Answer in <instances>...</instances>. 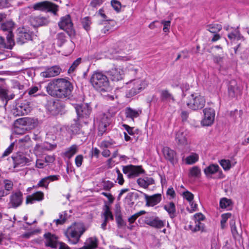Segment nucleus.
Here are the masks:
<instances>
[{"label": "nucleus", "mask_w": 249, "mask_h": 249, "mask_svg": "<svg viewBox=\"0 0 249 249\" xmlns=\"http://www.w3.org/2000/svg\"><path fill=\"white\" fill-rule=\"evenodd\" d=\"M47 93L53 97L70 99L73 89L72 84L65 78L53 79L46 86Z\"/></svg>", "instance_id": "obj_1"}, {"label": "nucleus", "mask_w": 249, "mask_h": 249, "mask_svg": "<svg viewBox=\"0 0 249 249\" xmlns=\"http://www.w3.org/2000/svg\"><path fill=\"white\" fill-rule=\"evenodd\" d=\"M86 230L83 223L74 222L67 228L64 233L69 242L74 245L79 242L81 235Z\"/></svg>", "instance_id": "obj_2"}, {"label": "nucleus", "mask_w": 249, "mask_h": 249, "mask_svg": "<svg viewBox=\"0 0 249 249\" xmlns=\"http://www.w3.org/2000/svg\"><path fill=\"white\" fill-rule=\"evenodd\" d=\"M90 82L92 86L100 92L110 89L109 82L107 75L100 72H95L92 75Z\"/></svg>", "instance_id": "obj_3"}, {"label": "nucleus", "mask_w": 249, "mask_h": 249, "mask_svg": "<svg viewBox=\"0 0 249 249\" xmlns=\"http://www.w3.org/2000/svg\"><path fill=\"white\" fill-rule=\"evenodd\" d=\"M205 102L204 96L197 93H194L188 97L186 105L189 108L196 110L202 108L205 106Z\"/></svg>", "instance_id": "obj_4"}, {"label": "nucleus", "mask_w": 249, "mask_h": 249, "mask_svg": "<svg viewBox=\"0 0 249 249\" xmlns=\"http://www.w3.org/2000/svg\"><path fill=\"white\" fill-rule=\"evenodd\" d=\"M33 8L36 10L52 12L54 14H56L58 10V6L57 5L47 1L35 3L33 6Z\"/></svg>", "instance_id": "obj_5"}, {"label": "nucleus", "mask_w": 249, "mask_h": 249, "mask_svg": "<svg viewBox=\"0 0 249 249\" xmlns=\"http://www.w3.org/2000/svg\"><path fill=\"white\" fill-rule=\"evenodd\" d=\"M128 84L129 87L131 88L128 93L129 96L135 95L145 87V83L139 79L132 80Z\"/></svg>", "instance_id": "obj_6"}, {"label": "nucleus", "mask_w": 249, "mask_h": 249, "mask_svg": "<svg viewBox=\"0 0 249 249\" xmlns=\"http://www.w3.org/2000/svg\"><path fill=\"white\" fill-rule=\"evenodd\" d=\"M17 127L24 126L25 132L35 127L36 123L34 119L29 117L21 118L16 120L15 122Z\"/></svg>", "instance_id": "obj_7"}, {"label": "nucleus", "mask_w": 249, "mask_h": 249, "mask_svg": "<svg viewBox=\"0 0 249 249\" xmlns=\"http://www.w3.org/2000/svg\"><path fill=\"white\" fill-rule=\"evenodd\" d=\"M98 120V135L102 136L107 130V127L110 123V118L105 114L100 115Z\"/></svg>", "instance_id": "obj_8"}, {"label": "nucleus", "mask_w": 249, "mask_h": 249, "mask_svg": "<svg viewBox=\"0 0 249 249\" xmlns=\"http://www.w3.org/2000/svg\"><path fill=\"white\" fill-rule=\"evenodd\" d=\"M204 118L201 121L203 126H209L213 123L215 117L214 110L212 108H205L203 110Z\"/></svg>", "instance_id": "obj_9"}, {"label": "nucleus", "mask_w": 249, "mask_h": 249, "mask_svg": "<svg viewBox=\"0 0 249 249\" xmlns=\"http://www.w3.org/2000/svg\"><path fill=\"white\" fill-rule=\"evenodd\" d=\"M59 27L67 32L69 34L73 32V24L71 22L70 15H67L62 18L58 23Z\"/></svg>", "instance_id": "obj_10"}, {"label": "nucleus", "mask_w": 249, "mask_h": 249, "mask_svg": "<svg viewBox=\"0 0 249 249\" xmlns=\"http://www.w3.org/2000/svg\"><path fill=\"white\" fill-rule=\"evenodd\" d=\"M164 158L172 164L178 162L176 151L167 146L164 147L162 150Z\"/></svg>", "instance_id": "obj_11"}, {"label": "nucleus", "mask_w": 249, "mask_h": 249, "mask_svg": "<svg viewBox=\"0 0 249 249\" xmlns=\"http://www.w3.org/2000/svg\"><path fill=\"white\" fill-rule=\"evenodd\" d=\"M144 222L148 225L158 229H160L164 226L165 222L160 220L158 217L146 216Z\"/></svg>", "instance_id": "obj_12"}, {"label": "nucleus", "mask_w": 249, "mask_h": 249, "mask_svg": "<svg viewBox=\"0 0 249 249\" xmlns=\"http://www.w3.org/2000/svg\"><path fill=\"white\" fill-rule=\"evenodd\" d=\"M241 93V89L238 86L235 80H231L228 87V94L230 97L233 98Z\"/></svg>", "instance_id": "obj_13"}, {"label": "nucleus", "mask_w": 249, "mask_h": 249, "mask_svg": "<svg viewBox=\"0 0 249 249\" xmlns=\"http://www.w3.org/2000/svg\"><path fill=\"white\" fill-rule=\"evenodd\" d=\"M30 111L29 104L26 103H20L16 105L13 110V114L15 116H22L27 114Z\"/></svg>", "instance_id": "obj_14"}, {"label": "nucleus", "mask_w": 249, "mask_h": 249, "mask_svg": "<svg viewBox=\"0 0 249 249\" xmlns=\"http://www.w3.org/2000/svg\"><path fill=\"white\" fill-rule=\"evenodd\" d=\"M75 109L77 116L79 118H87L91 112V108L88 104L77 105Z\"/></svg>", "instance_id": "obj_15"}, {"label": "nucleus", "mask_w": 249, "mask_h": 249, "mask_svg": "<svg viewBox=\"0 0 249 249\" xmlns=\"http://www.w3.org/2000/svg\"><path fill=\"white\" fill-rule=\"evenodd\" d=\"M45 238V245L46 247H50L52 249H56L57 247L58 237L53 234L48 232L44 234Z\"/></svg>", "instance_id": "obj_16"}, {"label": "nucleus", "mask_w": 249, "mask_h": 249, "mask_svg": "<svg viewBox=\"0 0 249 249\" xmlns=\"http://www.w3.org/2000/svg\"><path fill=\"white\" fill-rule=\"evenodd\" d=\"M61 72V69L57 66H54L47 69L40 75L44 78H51L58 75Z\"/></svg>", "instance_id": "obj_17"}, {"label": "nucleus", "mask_w": 249, "mask_h": 249, "mask_svg": "<svg viewBox=\"0 0 249 249\" xmlns=\"http://www.w3.org/2000/svg\"><path fill=\"white\" fill-rule=\"evenodd\" d=\"M29 21L31 24L34 27L44 26L48 24L49 22L47 18L41 16H31Z\"/></svg>", "instance_id": "obj_18"}, {"label": "nucleus", "mask_w": 249, "mask_h": 249, "mask_svg": "<svg viewBox=\"0 0 249 249\" xmlns=\"http://www.w3.org/2000/svg\"><path fill=\"white\" fill-rule=\"evenodd\" d=\"M145 199L146 200V206H154L160 202L161 199L160 194H155L152 196H148L147 195H144Z\"/></svg>", "instance_id": "obj_19"}, {"label": "nucleus", "mask_w": 249, "mask_h": 249, "mask_svg": "<svg viewBox=\"0 0 249 249\" xmlns=\"http://www.w3.org/2000/svg\"><path fill=\"white\" fill-rule=\"evenodd\" d=\"M107 73L112 81H118L123 78V71L120 68H112L107 71Z\"/></svg>", "instance_id": "obj_20"}, {"label": "nucleus", "mask_w": 249, "mask_h": 249, "mask_svg": "<svg viewBox=\"0 0 249 249\" xmlns=\"http://www.w3.org/2000/svg\"><path fill=\"white\" fill-rule=\"evenodd\" d=\"M32 39L31 34L24 31H19L17 34V42L19 44H22L27 40Z\"/></svg>", "instance_id": "obj_21"}, {"label": "nucleus", "mask_w": 249, "mask_h": 249, "mask_svg": "<svg viewBox=\"0 0 249 249\" xmlns=\"http://www.w3.org/2000/svg\"><path fill=\"white\" fill-rule=\"evenodd\" d=\"M22 196V194L20 192H16L11 196L10 204L12 207L16 208L21 204Z\"/></svg>", "instance_id": "obj_22"}, {"label": "nucleus", "mask_w": 249, "mask_h": 249, "mask_svg": "<svg viewBox=\"0 0 249 249\" xmlns=\"http://www.w3.org/2000/svg\"><path fill=\"white\" fill-rule=\"evenodd\" d=\"M175 141L178 145L185 146L187 145L188 142L186 132L182 130L178 131L176 134Z\"/></svg>", "instance_id": "obj_23"}, {"label": "nucleus", "mask_w": 249, "mask_h": 249, "mask_svg": "<svg viewBox=\"0 0 249 249\" xmlns=\"http://www.w3.org/2000/svg\"><path fill=\"white\" fill-rule=\"evenodd\" d=\"M12 159L14 161V168L20 165L23 166L31 161V160L29 158L22 155H18L16 156L12 157Z\"/></svg>", "instance_id": "obj_24"}, {"label": "nucleus", "mask_w": 249, "mask_h": 249, "mask_svg": "<svg viewBox=\"0 0 249 249\" xmlns=\"http://www.w3.org/2000/svg\"><path fill=\"white\" fill-rule=\"evenodd\" d=\"M219 167L217 164H211L204 169V172L207 177H209L217 172L222 173V171H219Z\"/></svg>", "instance_id": "obj_25"}, {"label": "nucleus", "mask_w": 249, "mask_h": 249, "mask_svg": "<svg viewBox=\"0 0 249 249\" xmlns=\"http://www.w3.org/2000/svg\"><path fill=\"white\" fill-rule=\"evenodd\" d=\"M44 198V194L41 191H38L32 195L28 196L26 198L27 203H33L34 201H41Z\"/></svg>", "instance_id": "obj_26"}, {"label": "nucleus", "mask_w": 249, "mask_h": 249, "mask_svg": "<svg viewBox=\"0 0 249 249\" xmlns=\"http://www.w3.org/2000/svg\"><path fill=\"white\" fill-rule=\"evenodd\" d=\"M228 38L231 41L235 40H244V36L240 33L238 28L233 29L228 35Z\"/></svg>", "instance_id": "obj_27"}, {"label": "nucleus", "mask_w": 249, "mask_h": 249, "mask_svg": "<svg viewBox=\"0 0 249 249\" xmlns=\"http://www.w3.org/2000/svg\"><path fill=\"white\" fill-rule=\"evenodd\" d=\"M160 97L162 101L174 102L175 100L173 95L167 89H163L160 91Z\"/></svg>", "instance_id": "obj_28"}, {"label": "nucleus", "mask_w": 249, "mask_h": 249, "mask_svg": "<svg viewBox=\"0 0 249 249\" xmlns=\"http://www.w3.org/2000/svg\"><path fill=\"white\" fill-rule=\"evenodd\" d=\"M142 112L141 109H135L131 107H127L125 109L126 117L132 119L139 117Z\"/></svg>", "instance_id": "obj_29"}, {"label": "nucleus", "mask_w": 249, "mask_h": 249, "mask_svg": "<svg viewBox=\"0 0 249 249\" xmlns=\"http://www.w3.org/2000/svg\"><path fill=\"white\" fill-rule=\"evenodd\" d=\"M137 182L139 185L144 188H147L150 185L154 183V179L150 178H140L137 179Z\"/></svg>", "instance_id": "obj_30"}, {"label": "nucleus", "mask_w": 249, "mask_h": 249, "mask_svg": "<svg viewBox=\"0 0 249 249\" xmlns=\"http://www.w3.org/2000/svg\"><path fill=\"white\" fill-rule=\"evenodd\" d=\"M77 146L74 144L67 148L65 151L63 153L62 155L70 159L77 153Z\"/></svg>", "instance_id": "obj_31"}, {"label": "nucleus", "mask_w": 249, "mask_h": 249, "mask_svg": "<svg viewBox=\"0 0 249 249\" xmlns=\"http://www.w3.org/2000/svg\"><path fill=\"white\" fill-rule=\"evenodd\" d=\"M164 209L168 212L171 218H173L176 216V206L173 202L165 205Z\"/></svg>", "instance_id": "obj_32"}, {"label": "nucleus", "mask_w": 249, "mask_h": 249, "mask_svg": "<svg viewBox=\"0 0 249 249\" xmlns=\"http://www.w3.org/2000/svg\"><path fill=\"white\" fill-rule=\"evenodd\" d=\"M98 240L96 237H90L88 239L84 246L87 249H95L97 247Z\"/></svg>", "instance_id": "obj_33"}, {"label": "nucleus", "mask_w": 249, "mask_h": 249, "mask_svg": "<svg viewBox=\"0 0 249 249\" xmlns=\"http://www.w3.org/2000/svg\"><path fill=\"white\" fill-rule=\"evenodd\" d=\"M222 28L221 25L219 24H212L207 26V30L213 34L218 33Z\"/></svg>", "instance_id": "obj_34"}, {"label": "nucleus", "mask_w": 249, "mask_h": 249, "mask_svg": "<svg viewBox=\"0 0 249 249\" xmlns=\"http://www.w3.org/2000/svg\"><path fill=\"white\" fill-rule=\"evenodd\" d=\"M198 154L193 153L186 158L185 162L187 164H193L198 160Z\"/></svg>", "instance_id": "obj_35"}, {"label": "nucleus", "mask_w": 249, "mask_h": 249, "mask_svg": "<svg viewBox=\"0 0 249 249\" xmlns=\"http://www.w3.org/2000/svg\"><path fill=\"white\" fill-rule=\"evenodd\" d=\"M13 35L11 31H8L7 35V43L6 44V48L8 49H12L15 45V42L13 39Z\"/></svg>", "instance_id": "obj_36"}, {"label": "nucleus", "mask_w": 249, "mask_h": 249, "mask_svg": "<svg viewBox=\"0 0 249 249\" xmlns=\"http://www.w3.org/2000/svg\"><path fill=\"white\" fill-rule=\"evenodd\" d=\"M68 219V214L66 212H63L59 214V218L53 220L56 225L63 224Z\"/></svg>", "instance_id": "obj_37"}, {"label": "nucleus", "mask_w": 249, "mask_h": 249, "mask_svg": "<svg viewBox=\"0 0 249 249\" xmlns=\"http://www.w3.org/2000/svg\"><path fill=\"white\" fill-rule=\"evenodd\" d=\"M130 177H136L143 172V169L140 166L131 165Z\"/></svg>", "instance_id": "obj_38"}, {"label": "nucleus", "mask_w": 249, "mask_h": 249, "mask_svg": "<svg viewBox=\"0 0 249 249\" xmlns=\"http://www.w3.org/2000/svg\"><path fill=\"white\" fill-rule=\"evenodd\" d=\"M200 174V169L197 166H194L190 169L189 175L190 177H198Z\"/></svg>", "instance_id": "obj_39"}, {"label": "nucleus", "mask_w": 249, "mask_h": 249, "mask_svg": "<svg viewBox=\"0 0 249 249\" xmlns=\"http://www.w3.org/2000/svg\"><path fill=\"white\" fill-rule=\"evenodd\" d=\"M81 23L83 27L86 30L89 31L90 29L91 21L89 18L88 17H85L81 19Z\"/></svg>", "instance_id": "obj_40"}, {"label": "nucleus", "mask_w": 249, "mask_h": 249, "mask_svg": "<svg viewBox=\"0 0 249 249\" xmlns=\"http://www.w3.org/2000/svg\"><path fill=\"white\" fill-rule=\"evenodd\" d=\"M103 214L104 216V219L106 220H108L109 219H113V216L110 211L109 207L107 205H105V212Z\"/></svg>", "instance_id": "obj_41"}, {"label": "nucleus", "mask_w": 249, "mask_h": 249, "mask_svg": "<svg viewBox=\"0 0 249 249\" xmlns=\"http://www.w3.org/2000/svg\"><path fill=\"white\" fill-rule=\"evenodd\" d=\"M219 163L225 171H228L231 167V163L229 160H222L219 161Z\"/></svg>", "instance_id": "obj_42"}, {"label": "nucleus", "mask_w": 249, "mask_h": 249, "mask_svg": "<svg viewBox=\"0 0 249 249\" xmlns=\"http://www.w3.org/2000/svg\"><path fill=\"white\" fill-rule=\"evenodd\" d=\"M231 214L230 213H227L222 214L221 215V220L220 221L221 223V228L223 229L225 228L226 226V223L228 218L231 217Z\"/></svg>", "instance_id": "obj_43"}, {"label": "nucleus", "mask_w": 249, "mask_h": 249, "mask_svg": "<svg viewBox=\"0 0 249 249\" xmlns=\"http://www.w3.org/2000/svg\"><path fill=\"white\" fill-rule=\"evenodd\" d=\"M144 195H146L145 193L141 191H138V192H133L128 193L126 196V198H130L131 197H134L136 199L139 198L143 196H144Z\"/></svg>", "instance_id": "obj_44"}, {"label": "nucleus", "mask_w": 249, "mask_h": 249, "mask_svg": "<svg viewBox=\"0 0 249 249\" xmlns=\"http://www.w3.org/2000/svg\"><path fill=\"white\" fill-rule=\"evenodd\" d=\"M146 213V212L144 211H141L134 214L131 216L128 219V222L130 223V224L133 223L137 219V218L140 216V215L145 214Z\"/></svg>", "instance_id": "obj_45"}, {"label": "nucleus", "mask_w": 249, "mask_h": 249, "mask_svg": "<svg viewBox=\"0 0 249 249\" xmlns=\"http://www.w3.org/2000/svg\"><path fill=\"white\" fill-rule=\"evenodd\" d=\"M81 61V59L80 58H77L75 60L71 66L70 67L68 70V73H71L74 71L76 67L80 64Z\"/></svg>", "instance_id": "obj_46"}, {"label": "nucleus", "mask_w": 249, "mask_h": 249, "mask_svg": "<svg viewBox=\"0 0 249 249\" xmlns=\"http://www.w3.org/2000/svg\"><path fill=\"white\" fill-rule=\"evenodd\" d=\"M231 201L226 198H223L220 201V207L221 208H227L230 206Z\"/></svg>", "instance_id": "obj_47"}, {"label": "nucleus", "mask_w": 249, "mask_h": 249, "mask_svg": "<svg viewBox=\"0 0 249 249\" xmlns=\"http://www.w3.org/2000/svg\"><path fill=\"white\" fill-rule=\"evenodd\" d=\"M111 4L114 9L117 12L120 11L121 8V3L117 0H112L111 1Z\"/></svg>", "instance_id": "obj_48"}, {"label": "nucleus", "mask_w": 249, "mask_h": 249, "mask_svg": "<svg viewBox=\"0 0 249 249\" xmlns=\"http://www.w3.org/2000/svg\"><path fill=\"white\" fill-rule=\"evenodd\" d=\"M182 195L183 197L187 200L189 203L191 202V201H192L194 199L193 194L188 191L184 192L182 194Z\"/></svg>", "instance_id": "obj_49"}, {"label": "nucleus", "mask_w": 249, "mask_h": 249, "mask_svg": "<svg viewBox=\"0 0 249 249\" xmlns=\"http://www.w3.org/2000/svg\"><path fill=\"white\" fill-rule=\"evenodd\" d=\"M14 146V143H12L9 147L4 151L3 153L1 158L5 157L8 156L13 150Z\"/></svg>", "instance_id": "obj_50"}, {"label": "nucleus", "mask_w": 249, "mask_h": 249, "mask_svg": "<svg viewBox=\"0 0 249 249\" xmlns=\"http://www.w3.org/2000/svg\"><path fill=\"white\" fill-rule=\"evenodd\" d=\"M113 186V183L110 181H105L103 182V189L106 191H109Z\"/></svg>", "instance_id": "obj_51"}, {"label": "nucleus", "mask_w": 249, "mask_h": 249, "mask_svg": "<svg viewBox=\"0 0 249 249\" xmlns=\"http://www.w3.org/2000/svg\"><path fill=\"white\" fill-rule=\"evenodd\" d=\"M83 161V156L82 155H77L75 159V162L77 167H80Z\"/></svg>", "instance_id": "obj_52"}, {"label": "nucleus", "mask_w": 249, "mask_h": 249, "mask_svg": "<svg viewBox=\"0 0 249 249\" xmlns=\"http://www.w3.org/2000/svg\"><path fill=\"white\" fill-rule=\"evenodd\" d=\"M48 180L46 177L42 178L38 183L37 185L39 187H43L46 188H48Z\"/></svg>", "instance_id": "obj_53"}, {"label": "nucleus", "mask_w": 249, "mask_h": 249, "mask_svg": "<svg viewBox=\"0 0 249 249\" xmlns=\"http://www.w3.org/2000/svg\"><path fill=\"white\" fill-rule=\"evenodd\" d=\"M13 187V183L11 181L8 180H4V188L7 191L11 190Z\"/></svg>", "instance_id": "obj_54"}, {"label": "nucleus", "mask_w": 249, "mask_h": 249, "mask_svg": "<svg viewBox=\"0 0 249 249\" xmlns=\"http://www.w3.org/2000/svg\"><path fill=\"white\" fill-rule=\"evenodd\" d=\"M170 23H171V22L169 20H168V21L162 20L161 21V23L162 24H163V31L164 32H167L168 31L169 28L170 26Z\"/></svg>", "instance_id": "obj_55"}, {"label": "nucleus", "mask_w": 249, "mask_h": 249, "mask_svg": "<svg viewBox=\"0 0 249 249\" xmlns=\"http://www.w3.org/2000/svg\"><path fill=\"white\" fill-rule=\"evenodd\" d=\"M55 160V157L53 155H47L45 157V161L47 164L53 163Z\"/></svg>", "instance_id": "obj_56"}, {"label": "nucleus", "mask_w": 249, "mask_h": 249, "mask_svg": "<svg viewBox=\"0 0 249 249\" xmlns=\"http://www.w3.org/2000/svg\"><path fill=\"white\" fill-rule=\"evenodd\" d=\"M47 179L48 180V184L50 182L54 181L55 180H57L59 179V175H51L47 177H46Z\"/></svg>", "instance_id": "obj_57"}, {"label": "nucleus", "mask_w": 249, "mask_h": 249, "mask_svg": "<svg viewBox=\"0 0 249 249\" xmlns=\"http://www.w3.org/2000/svg\"><path fill=\"white\" fill-rule=\"evenodd\" d=\"M45 161L40 159H37L36 161V167L38 168H43L46 166Z\"/></svg>", "instance_id": "obj_58"}, {"label": "nucleus", "mask_w": 249, "mask_h": 249, "mask_svg": "<svg viewBox=\"0 0 249 249\" xmlns=\"http://www.w3.org/2000/svg\"><path fill=\"white\" fill-rule=\"evenodd\" d=\"M231 232H232L233 237L235 239L239 237L240 236V234L238 233V232L237 230L236 226L231 227Z\"/></svg>", "instance_id": "obj_59"}, {"label": "nucleus", "mask_w": 249, "mask_h": 249, "mask_svg": "<svg viewBox=\"0 0 249 249\" xmlns=\"http://www.w3.org/2000/svg\"><path fill=\"white\" fill-rule=\"evenodd\" d=\"M200 224H201L200 222H197L196 221L195 226L194 227H193V226H191V230L193 232H196V231L201 230V227L200 226Z\"/></svg>", "instance_id": "obj_60"}, {"label": "nucleus", "mask_w": 249, "mask_h": 249, "mask_svg": "<svg viewBox=\"0 0 249 249\" xmlns=\"http://www.w3.org/2000/svg\"><path fill=\"white\" fill-rule=\"evenodd\" d=\"M123 126L126 130L128 134L130 135H133L134 133L133 132V128L129 126L127 124H123Z\"/></svg>", "instance_id": "obj_61"}, {"label": "nucleus", "mask_w": 249, "mask_h": 249, "mask_svg": "<svg viewBox=\"0 0 249 249\" xmlns=\"http://www.w3.org/2000/svg\"><path fill=\"white\" fill-rule=\"evenodd\" d=\"M101 194L106 196L108 198V200L110 203H112L113 202L114 198L113 197L111 194L102 192Z\"/></svg>", "instance_id": "obj_62"}, {"label": "nucleus", "mask_w": 249, "mask_h": 249, "mask_svg": "<svg viewBox=\"0 0 249 249\" xmlns=\"http://www.w3.org/2000/svg\"><path fill=\"white\" fill-rule=\"evenodd\" d=\"M194 218L197 222H200L204 219V216L201 213H197L194 215Z\"/></svg>", "instance_id": "obj_63"}, {"label": "nucleus", "mask_w": 249, "mask_h": 249, "mask_svg": "<svg viewBox=\"0 0 249 249\" xmlns=\"http://www.w3.org/2000/svg\"><path fill=\"white\" fill-rule=\"evenodd\" d=\"M116 220L119 226H123L124 225V222L121 215H117L116 216Z\"/></svg>", "instance_id": "obj_64"}]
</instances>
